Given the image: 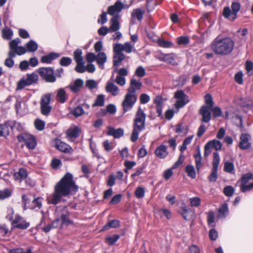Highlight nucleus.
<instances>
[{
	"label": "nucleus",
	"mask_w": 253,
	"mask_h": 253,
	"mask_svg": "<svg viewBox=\"0 0 253 253\" xmlns=\"http://www.w3.org/2000/svg\"><path fill=\"white\" fill-rule=\"evenodd\" d=\"M78 189V186L73 180V175L67 173L55 185L54 193L47 198V203L56 205L61 200L62 197L68 196L72 192L77 191Z\"/></svg>",
	"instance_id": "f257e3e1"
},
{
	"label": "nucleus",
	"mask_w": 253,
	"mask_h": 253,
	"mask_svg": "<svg viewBox=\"0 0 253 253\" xmlns=\"http://www.w3.org/2000/svg\"><path fill=\"white\" fill-rule=\"evenodd\" d=\"M211 47L215 54L227 55L233 50L234 42L230 38L217 37L212 42Z\"/></svg>",
	"instance_id": "f03ea898"
},
{
	"label": "nucleus",
	"mask_w": 253,
	"mask_h": 253,
	"mask_svg": "<svg viewBox=\"0 0 253 253\" xmlns=\"http://www.w3.org/2000/svg\"><path fill=\"white\" fill-rule=\"evenodd\" d=\"M146 115L144 110L139 107L133 120V131L131 140L135 142L138 138L139 133L145 128Z\"/></svg>",
	"instance_id": "7ed1b4c3"
},
{
	"label": "nucleus",
	"mask_w": 253,
	"mask_h": 253,
	"mask_svg": "<svg viewBox=\"0 0 253 253\" xmlns=\"http://www.w3.org/2000/svg\"><path fill=\"white\" fill-rule=\"evenodd\" d=\"M20 43L21 40L19 38H16L9 42L10 51L8 53V58L12 59L15 57L16 54L21 55L26 53V50L24 47L18 46Z\"/></svg>",
	"instance_id": "20e7f679"
},
{
	"label": "nucleus",
	"mask_w": 253,
	"mask_h": 253,
	"mask_svg": "<svg viewBox=\"0 0 253 253\" xmlns=\"http://www.w3.org/2000/svg\"><path fill=\"white\" fill-rule=\"evenodd\" d=\"M38 76L36 73L28 74L26 77H23L18 81L17 84V89L20 90L25 86L37 83L38 81Z\"/></svg>",
	"instance_id": "39448f33"
},
{
	"label": "nucleus",
	"mask_w": 253,
	"mask_h": 253,
	"mask_svg": "<svg viewBox=\"0 0 253 253\" xmlns=\"http://www.w3.org/2000/svg\"><path fill=\"white\" fill-rule=\"evenodd\" d=\"M51 94L46 93L42 95L40 100V108L41 113L47 116L50 113L52 107L49 105L51 100Z\"/></svg>",
	"instance_id": "423d86ee"
},
{
	"label": "nucleus",
	"mask_w": 253,
	"mask_h": 253,
	"mask_svg": "<svg viewBox=\"0 0 253 253\" xmlns=\"http://www.w3.org/2000/svg\"><path fill=\"white\" fill-rule=\"evenodd\" d=\"M174 96L176 99V101L174 104V107L177 110L183 107L189 102L188 96L182 90L176 91Z\"/></svg>",
	"instance_id": "0eeeda50"
},
{
	"label": "nucleus",
	"mask_w": 253,
	"mask_h": 253,
	"mask_svg": "<svg viewBox=\"0 0 253 253\" xmlns=\"http://www.w3.org/2000/svg\"><path fill=\"white\" fill-rule=\"evenodd\" d=\"M231 9L229 7H224L223 15L225 18L233 21L237 18V13L240 9V4L238 2H234L232 3Z\"/></svg>",
	"instance_id": "6e6552de"
},
{
	"label": "nucleus",
	"mask_w": 253,
	"mask_h": 253,
	"mask_svg": "<svg viewBox=\"0 0 253 253\" xmlns=\"http://www.w3.org/2000/svg\"><path fill=\"white\" fill-rule=\"evenodd\" d=\"M137 100L136 94L131 93L130 91L126 93L122 102V107L124 113L130 110Z\"/></svg>",
	"instance_id": "1a4fd4ad"
},
{
	"label": "nucleus",
	"mask_w": 253,
	"mask_h": 253,
	"mask_svg": "<svg viewBox=\"0 0 253 253\" xmlns=\"http://www.w3.org/2000/svg\"><path fill=\"white\" fill-rule=\"evenodd\" d=\"M253 188V174L248 173L243 176L241 179L240 190L242 192H247Z\"/></svg>",
	"instance_id": "9d476101"
},
{
	"label": "nucleus",
	"mask_w": 253,
	"mask_h": 253,
	"mask_svg": "<svg viewBox=\"0 0 253 253\" xmlns=\"http://www.w3.org/2000/svg\"><path fill=\"white\" fill-rule=\"evenodd\" d=\"M82 54L83 52L81 49H77L74 52V59L77 63L75 70L80 73H83L85 71L84 62Z\"/></svg>",
	"instance_id": "9b49d317"
},
{
	"label": "nucleus",
	"mask_w": 253,
	"mask_h": 253,
	"mask_svg": "<svg viewBox=\"0 0 253 253\" xmlns=\"http://www.w3.org/2000/svg\"><path fill=\"white\" fill-rule=\"evenodd\" d=\"M19 142H24L29 149H34L36 146V140L33 136L28 133H22L17 136Z\"/></svg>",
	"instance_id": "f8f14e48"
},
{
	"label": "nucleus",
	"mask_w": 253,
	"mask_h": 253,
	"mask_svg": "<svg viewBox=\"0 0 253 253\" xmlns=\"http://www.w3.org/2000/svg\"><path fill=\"white\" fill-rule=\"evenodd\" d=\"M40 76L47 82L53 83L56 81L53 70L50 67L41 68L39 69Z\"/></svg>",
	"instance_id": "ddd939ff"
},
{
	"label": "nucleus",
	"mask_w": 253,
	"mask_h": 253,
	"mask_svg": "<svg viewBox=\"0 0 253 253\" xmlns=\"http://www.w3.org/2000/svg\"><path fill=\"white\" fill-rule=\"evenodd\" d=\"M13 228H17L20 229H26L30 225L29 222H26L25 219L18 214H15L14 219L11 223Z\"/></svg>",
	"instance_id": "4468645a"
},
{
	"label": "nucleus",
	"mask_w": 253,
	"mask_h": 253,
	"mask_svg": "<svg viewBox=\"0 0 253 253\" xmlns=\"http://www.w3.org/2000/svg\"><path fill=\"white\" fill-rule=\"evenodd\" d=\"M124 8V4L119 1H116L113 5L110 6L108 7L107 13L110 15L116 16L118 15H120V13Z\"/></svg>",
	"instance_id": "2eb2a0df"
},
{
	"label": "nucleus",
	"mask_w": 253,
	"mask_h": 253,
	"mask_svg": "<svg viewBox=\"0 0 253 253\" xmlns=\"http://www.w3.org/2000/svg\"><path fill=\"white\" fill-rule=\"evenodd\" d=\"M55 147L59 151L64 153H71L73 152L72 148L69 145L61 141L60 139L55 140Z\"/></svg>",
	"instance_id": "dca6fc26"
},
{
	"label": "nucleus",
	"mask_w": 253,
	"mask_h": 253,
	"mask_svg": "<svg viewBox=\"0 0 253 253\" xmlns=\"http://www.w3.org/2000/svg\"><path fill=\"white\" fill-rule=\"evenodd\" d=\"M114 48L118 52L123 51L129 53L132 52L133 45L128 42H125L124 44L122 43H117L114 45Z\"/></svg>",
	"instance_id": "f3484780"
},
{
	"label": "nucleus",
	"mask_w": 253,
	"mask_h": 253,
	"mask_svg": "<svg viewBox=\"0 0 253 253\" xmlns=\"http://www.w3.org/2000/svg\"><path fill=\"white\" fill-rule=\"evenodd\" d=\"M121 15H118L116 16H113L110 20V32H117L120 29V19Z\"/></svg>",
	"instance_id": "a211bd4d"
},
{
	"label": "nucleus",
	"mask_w": 253,
	"mask_h": 253,
	"mask_svg": "<svg viewBox=\"0 0 253 253\" xmlns=\"http://www.w3.org/2000/svg\"><path fill=\"white\" fill-rule=\"evenodd\" d=\"M211 108H210L206 105H203L200 110V114L202 116V121L205 123H208L211 118Z\"/></svg>",
	"instance_id": "6ab92c4d"
},
{
	"label": "nucleus",
	"mask_w": 253,
	"mask_h": 253,
	"mask_svg": "<svg viewBox=\"0 0 253 253\" xmlns=\"http://www.w3.org/2000/svg\"><path fill=\"white\" fill-rule=\"evenodd\" d=\"M250 138V135L248 134H242L240 136V142L239 147L241 149H249L251 147V144L249 142Z\"/></svg>",
	"instance_id": "aec40b11"
},
{
	"label": "nucleus",
	"mask_w": 253,
	"mask_h": 253,
	"mask_svg": "<svg viewBox=\"0 0 253 253\" xmlns=\"http://www.w3.org/2000/svg\"><path fill=\"white\" fill-rule=\"evenodd\" d=\"M155 154L157 157L160 159L165 158L169 154L167 146L164 144L160 145L155 150Z\"/></svg>",
	"instance_id": "412c9836"
},
{
	"label": "nucleus",
	"mask_w": 253,
	"mask_h": 253,
	"mask_svg": "<svg viewBox=\"0 0 253 253\" xmlns=\"http://www.w3.org/2000/svg\"><path fill=\"white\" fill-rule=\"evenodd\" d=\"M159 59L160 61L170 64L172 65H177L175 57L172 54H163L159 57Z\"/></svg>",
	"instance_id": "4be33fe9"
},
{
	"label": "nucleus",
	"mask_w": 253,
	"mask_h": 253,
	"mask_svg": "<svg viewBox=\"0 0 253 253\" xmlns=\"http://www.w3.org/2000/svg\"><path fill=\"white\" fill-rule=\"evenodd\" d=\"M84 81L80 79L76 80L73 84L68 86V87L74 93L78 92L83 86Z\"/></svg>",
	"instance_id": "5701e85b"
},
{
	"label": "nucleus",
	"mask_w": 253,
	"mask_h": 253,
	"mask_svg": "<svg viewBox=\"0 0 253 253\" xmlns=\"http://www.w3.org/2000/svg\"><path fill=\"white\" fill-rule=\"evenodd\" d=\"M142 85L141 82L136 81L135 79H132L130 81V86L128 88L127 91L131 93L136 94V90L139 89Z\"/></svg>",
	"instance_id": "b1692460"
},
{
	"label": "nucleus",
	"mask_w": 253,
	"mask_h": 253,
	"mask_svg": "<svg viewBox=\"0 0 253 253\" xmlns=\"http://www.w3.org/2000/svg\"><path fill=\"white\" fill-rule=\"evenodd\" d=\"M107 92L111 93L113 96H116L119 93L118 87L112 82H108L105 87Z\"/></svg>",
	"instance_id": "393cba45"
},
{
	"label": "nucleus",
	"mask_w": 253,
	"mask_h": 253,
	"mask_svg": "<svg viewBox=\"0 0 253 253\" xmlns=\"http://www.w3.org/2000/svg\"><path fill=\"white\" fill-rule=\"evenodd\" d=\"M59 54L52 52L48 55L42 56L41 58V62L42 63L50 64L52 61L59 57Z\"/></svg>",
	"instance_id": "a878e982"
},
{
	"label": "nucleus",
	"mask_w": 253,
	"mask_h": 253,
	"mask_svg": "<svg viewBox=\"0 0 253 253\" xmlns=\"http://www.w3.org/2000/svg\"><path fill=\"white\" fill-rule=\"evenodd\" d=\"M115 55L113 57L114 65L118 66L125 59V55L121 51H117L115 48L113 49Z\"/></svg>",
	"instance_id": "bb28decb"
},
{
	"label": "nucleus",
	"mask_w": 253,
	"mask_h": 253,
	"mask_svg": "<svg viewBox=\"0 0 253 253\" xmlns=\"http://www.w3.org/2000/svg\"><path fill=\"white\" fill-rule=\"evenodd\" d=\"M107 134L113 136L115 138H120L123 135L124 130L121 128L115 129L112 127H108Z\"/></svg>",
	"instance_id": "cd10ccee"
},
{
	"label": "nucleus",
	"mask_w": 253,
	"mask_h": 253,
	"mask_svg": "<svg viewBox=\"0 0 253 253\" xmlns=\"http://www.w3.org/2000/svg\"><path fill=\"white\" fill-rule=\"evenodd\" d=\"M144 14V11L142 10L141 9H134L133 10L131 14V18L133 20L136 19L139 21H141L143 19Z\"/></svg>",
	"instance_id": "c85d7f7f"
},
{
	"label": "nucleus",
	"mask_w": 253,
	"mask_h": 253,
	"mask_svg": "<svg viewBox=\"0 0 253 253\" xmlns=\"http://www.w3.org/2000/svg\"><path fill=\"white\" fill-rule=\"evenodd\" d=\"M14 178L15 180L21 181L27 176V172L24 169H20L18 172L14 173Z\"/></svg>",
	"instance_id": "c756f323"
},
{
	"label": "nucleus",
	"mask_w": 253,
	"mask_h": 253,
	"mask_svg": "<svg viewBox=\"0 0 253 253\" xmlns=\"http://www.w3.org/2000/svg\"><path fill=\"white\" fill-rule=\"evenodd\" d=\"M96 60L99 67L103 68L104 63L107 61V56L104 52H100L96 55Z\"/></svg>",
	"instance_id": "7c9ffc66"
},
{
	"label": "nucleus",
	"mask_w": 253,
	"mask_h": 253,
	"mask_svg": "<svg viewBox=\"0 0 253 253\" xmlns=\"http://www.w3.org/2000/svg\"><path fill=\"white\" fill-rule=\"evenodd\" d=\"M70 213L69 212H66L61 214L60 217V220L61 224L63 225H69L73 224V221L71 220L70 218Z\"/></svg>",
	"instance_id": "2f4dec72"
},
{
	"label": "nucleus",
	"mask_w": 253,
	"mask_h": 253,
	"mask_svg": "<svg viewBox=\"0 0 253 253\" xmlns=\"http://www.w3.org/2000/svg\"><path fill=\"white\" fill-rule=\"evenodd\" d=\"M84 111L83 109V107L81 106H78L75 108L71 109L70 111V113L76 118H78L79 117L81 116L83 114H84Z\"/></svg>",
	"instance_id": "473e14b6"
},
{
	"label": "nucleus",
	"mask_w": 253,
	"mask_h": 253,
	"mask_svg": "<svg viewBox=\"0 0 253 253\" xmlns=\"http://www.w3.org/2000/svg\"><path fill=\"white\" fill-rule=\"evenodd\" d=\"M42 199L41 198H37L34 199L32 202L27 206V208L34 209L36 208L40 209L42 205Z\"/></svg>",
	"instance_id": "72a5a7b5"
},
{
	"label": "nucleus",
	"mask_w": 253,
	"mask_h": 253,
	"mask_svg": "<svg viewBox=\"0 0 253 253\" xmlns=\"http://www.w3.org/2000/svg\"><path fill=\"white\" fill-rule=\"evenodd\" d=\"M79 128L76 126L70 128L68 130L67 135L70 138H76L79 135Z\"/></svg>",
	"instance_id": "f704fd0d"
},
{
	"label": "nucleus",
	"mask_w": 253,
	"mask_h": 253,
	"mask_svg": "<svg viewBox=\"0 0 253 253\" xmlns=\"http://www.w3.org/2000/svg\"><path fill=\"white\" fill-rule=\"evenodd\" d=\"M187 175L194 179L196 177V172L194 166L192 165H187L185 168Z\"/></svg>",
	"instance_id": "c9c22d12"
},
{
	"label": "nucleus",
	"mask_w": 253,
	"mask_h": 253,
	"mask_svg": "<svg viewBox=\"0 0 253 253\" xmlns=\"http://www.w3.org/2000/svg\"><path fill=\"white\" fill-rule=\"evenodd\" d=\"M181 214L185 220H190L192 217L193 212L191 210L184 207L182 208Z\"/></svg>",
	"instance_id": "e433bc0d"
},
{
	"label": "nucleus",
	"mask_w": 253,
	"mask_h": 253,
	"mask_svg": "<svg viewBox=\"0 0 253 253\" xmlns=\"http://www.w3.org/2000/svg\"><path fill=\"white\" fill-rule=\"evenodd\" d=\"M57 98L58 100L61 103L65 102L67 97L66 91L63 88H60L57 91Z\"/></svg>",
	"instance_id": "4c0bfd02"
},
{
	"label": "nucleus",
	"mask_w": 253,
	"mask_h": 253,
	"mask_svg": "<svg viewBox=\"0 0 253 253\" xmlns=\"http://www.w3.org/2000/svg\"><path fill=\"white\" fill-rule=\"evenodd\" d=\"M26 51L28 52H35L38 48L37 43L34 41L31 40L26 45Z\"/></svg>",
	"instance_id": "58836bf2"
},
{
	"label": "nucleus",
	"mask_w": 253,
	"mask_h": 253,
	"mask_svg": "<svg viewBox=\"0 0 253 253\" xmlns=\"http://www.w3.org/2000/svg\"><path fill=\"white\" fill-rule=\"evenodd\" d=\"M228 213V209L227 204L223 205L218 210V217H224Z\"/></svg>",
	"instance_id": "ea45409f"
},
{
	"label": "nucleus",
	"mask_w": 253,
	"mask_h": 253,
	"mask_svg": "<svg viewBox=\"0 0 253 253\" xmlns=\"http://www.w3.org/2000/svg\"><path fill=\"white\" fill-rule=\"evenodd\" d=\"M119 226V221L117 220H113L108 222L104 227L102 230H108L110 228H116Z\"/></svg>",
	"instance_id": "a19ab883"
},
{
	"label": "nucleus",
	"mask_w": 253,
	"mask_h": 253,
	"mask_svg": "<svg viewBox=\"0 0 253 253\" xmlns=\"http://www.w3.org/2000/svg\"><path fill=\"white\" fill-rule=\"evenodd\" d=\"M34 125L36 129L39 131H42L44 128L45 123L40 119H37L35 120Z\"/></svg>",
	"instance_id": "79ce46f5"
},
{
	"label": "nucleus",
	"mask_w": 253,
	"mask_h": 253,
	"mask_svg": "<svg viewBox=\"0 0 253 253\" xmlns=\"http://www.w3.org/2000/svg\"><path fill=\"white\" fill-rule=\"evenodd\" d=\"M194 157L195 160L196 169L199 170L202 165L201 162L202 157L200 151L198 152L197 154H195Z\"/></svg>",
	"instance_id": "37998d69"
},
{
	"label": "nucleus",
	"mask_w": 253,
	"mask_h": 253,
	"mask_svg": "<svg viewBox=\"0 0 253 253\" xmlns=\"http://www.w3.org/2000/svg\"><path fill=\"white\" fill-rule=\"evenodd\" d=\"M239 104L242 107L250 108L252 106L253 102L246 98H241L239 102Z\"/></svg>",
	"instance_id": "c03bdc74"
},
{
	"label": "nucleus",
	"mask_w": 253,
	"mask_h": 253,
	"mask_svg": "<svg viewBox=\"0 0 253 253\" xmlns=\"http://www.w3.org/2000/svg\"><path fill=\"white\" fill-rule=\"evenodd\" d=\"M213 156L212 169H218V166L220 162L219 155L218 153L214 152Z\"/></svg>",
	"instance_id": "a18cd8bd"
},
{
	"label": "nucleus",
	"mask_w": 253,
	"mask_h": 253,
	"mask_svg": "<svg viewBox=\"0 0 253 253\" xmlns=\"http://www.w3.org/2000/svg\"><path fill=\"white\" fill-rule=\"evenodd\" d=\"M11 195V190L8 189H5L3 190H0V199L3 200L9 197Z\"/></svg>",
	"instance_id": "49530a36"
},
{
	"label": "nucleus",
	"mask_w": 253,
	"mask_h": 253,
	"mask_svg": "<svg viewBox=\"0 0 253 253\" xmlns=\"http://www.w3.org/2000/svg\"><path fill=\"white\" fill-rule=\"evenodd\" d=\"M211 148H214L216 150H221L222 144L219 140H212L209 142Z\"/></svg>",
	"instance_id": "de8ad7c7"
},
{
	"label": "nucleus",
	"mask_w": 253,
	"mask_h": 253,
	"mask_svg": "<svg viewBox=\"0 0 253 253\" xmlns=\"http://www.w3.org/2000/svg\"><path fill=\"white\" fill-rule=\"evenodd\" d=\"M9 127L7 125H0V137H5L9 134Z\"/></svg>",
	"instance_id": "09e8293b"
},
{
	"label": "nucleus",
	"mask_w": 253,
	"mask_h": 253,
	"mask_svg": "<svg viewBox=\"0 0 253 253\" xmlns=\"http://www.w3.org/2000/svg\"><path fill=\"white\" fill-rule=\"evenodd\" d=\"M104 104V96L103 95H99L94 103L93 104V106H102Z\"/></svg>",
	"instance_id": "8fccbe9b"
},
{
	"label": "nucleus",
	"mask_w": 253,
	"mask_h": 253,
	"mask_svg": "<svg viewBox=\"0 0 253 253\" xmlns=\"http://www.w3.org/2000/svg\"><path fill=\"white\" fill-rule=\"evenodd\" d=\"M119 238L120 236L118 235L108 236L106 238V242L108 244L113 245L119 240Z\"/></svg>",
	"instance_id": "3c124183"
},
{
	"label": "nucleus",
	"mask_w": 253,
	"mask_h": 253,
	"mask_svg": "<svg viewBox=\"0 0 253 253\" xmlns=\"http://www.w3.org/2000/svg\"><path fill=\"white\" fill-rule=\"evenodd\" d=\"M224 169L226 172L231 173L234 169V166L233 163L226 162L224 163Z\"/></svg>",
	"instance_id": "603ef678"
},
{
	"label": "nucleus",
	"mask_w": 253,
	"mask_h": 253,
	"mask_svg": "<svg viewBox=\"0 0 253 253\" xmlns=\"http://www.w3.org/2000/svg\"><path fill=\"white\" fill-rule=\"evenodd\" d=\"M205 101L207 105L210 108H212L213 106V102L212 101V97L210 94H207L205 96Z\"/></svg>",
	"instance_id": "864d4df0"
},
{
	"label": "nucleus",
	"mask_w": 253,
	"mask_h": 253,
	"mask_svg": "<svg viewBox=\"0 0 253 253\" xmlns=\"http://www.w3.org/2000/svg\"><path fill=\"white\" fill-rule=\"evenodd\" d=\"M135 74L138 77H143L146 74L145 70L142 66H138L135 70Z\"/></svg>",
	"instance_id": "5fc2aeb1"
},
{
	"label": "nucleus",
	"mask_w": 253,
	"mask_h": 253,
	"mask_svg": "<svg viewBox=\"0 0 253 253\" xmlns=\"http://www.w3.org/2000/svg\"><path fill=\"white\" fill-rule=\"evenodd\" d=\"M145 190L142 187H138L135 191V195L137 198H142L144 197Z\"/></svg>",
	"instance_id": "6e6d98bb"
},
{
	"label": "nucleus",
	"mask_w": 253,
	"mask_h": 253,
	"mask_svg": "<svg viewBox=\"0 0 253 253\" xmlns=\"http://www.w3.org/2000/svg\"><path fill=\"white\" fill-rule=\"evenodd\" d=\"M7 214L6 218L9 220L11 222L14 218V211L12 208L9 207L7 208Z\"/></svg>",
	"instance_id": "4d7b16f0"
},
{
	"label": "nucleus",
	"mask_w": 253,
	"mask_h": 253,
	"mask_svg": "<svg viewBox=\"0 0 253 253\" xmlns=\"http://www.w3.org/2000/svg\"><path fill=\"white\" fill-rule=\"evenodd\" d=\"M97 83L93 80H88L85 83V85L90 89L95 88L97 87Z\"/></svg>",
	"instance_id": "13d9d810"
},
{
	"label": "nucleus",
	"mask_w": 253,
	"mask_h": 253,
	"mask_svg": "<svg viewBox=\"0 0 253 253\" xmlns=\"http://www.w3.org/2000/svg\"><path fill=\"white\" fill-rule=\"evenodd\" d=\"M12 36V32L11 30L4 28L2 30V37L5 39H10Z\"/></svg>",
	"instance_id": "bf43d9fd"
},
{
	"label": "nucleus",
	"mask_w": 253,
	"mask_h": 253,
	"mask_svg": "<svg viewBox=\"0 0 253 253\" xmlns=\"http://www.w3.org/2000/svg\"><path fill=\"white\" fill-rule=\"evenodd\" d=\"M217 178V169H212V172L209 176V180L215 182Z\"/></svg>",
	"instance_id": "052dcab7"
},
{
	"label": "nucleus",
	"mask_w": 253,
	"mask_h": 253,
	"mask_svg": "<svg viewBox=\"0 0 253 253\" xmlns=\"http://www.w3.org/2000/svg\"><path fill=\"white\" fill-rule=\"evenodd\" d=\"M189 40L187 37L181 36L177 38V42L179 45H185L189 43Z\"/></svg>",
	"instance_id": "680f3d73"
},
{
	"label": "nucleus",
	"mask_w": 253,
	"mask_h": 253,
	"mask_svg": "<svg viewBox=\"0 0 253 253\" xmlns=\"http://www.w3.org/2000/svg\"><path fill=\"white\" fill-rule=\"evenodd\" d=\"M234 192V189L231 186L225 187L223 190L224 194L228 197H230L233 195Z\"/></svg>",
	"instance_id": "e2e57ef3"
},
{
	"label": "nucleus",
	"mask_w": 253,
	"mask_h": 253,
	"mask_svg": "<svg viewBox=\"0 0 253 253\" xmlns=\"http://www.w3.org/2000/svg\"><path fill=\"white\" fill-rule=\"evenodd\" d=\"M175 131L178 134L186 133L187 129L186 126H183L182 124H179L176 126Z\"/></svg>",
	"instance_id": "0e129e2a"
},
{
	"label": "nucleus",
	"mask_w": 253,
	"mask_h": 253,
	"mask_svg": "<svg viewBox=\"0 0 253 253\" xmlns=\"http://www.w3.org/2000/svg\"><path fill=\"white\" fill-rule=\"evenodd\" d=\"M158 43L160 46L165 48L169 47L172 45V43L171 42L163 39H159L158 41Z\"/></svg>",
	"instance_id": "69168bd1"
},
{
	"label": "nucleus",
	"mask_w": 253,
	"mask_h": 253,
	"mask_svg": "<svg viewBox=\"0 0 253 253\" xmlns=\"http://www.w3.org/2000/svg\"><path fill=\"white\" fill-rule=\"evenodd\" d=\"M72 62V59L69 57H62L60 60V64L63 66H67Z\"/></svg>",
	"instance_id": "338daca9"
},
{
	"label": "nucleus",
	"mask_w": 253,
	"mask_h": 253,
	"mask_svg": "<svg viewBox=\"0 0 253 253\" xmlns=\"http://www.w3.org/2000/svg\"><path fill=\"white\" fill-rule=\"evenodd\" d=\"M115 82L121 86L125 85L126 82L125 77L121 76L120 75H118L116 77Z\"/></svg>",
	"instance_id": "774afa93"
}]
</instances>
